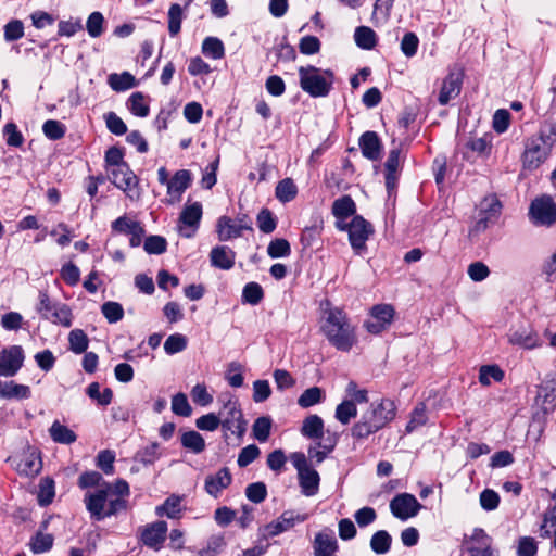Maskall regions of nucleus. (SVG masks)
<instances>
[{
  "instance_id": "obj_1",
  "label": "nucleus",
  "mask_w": 556,
  "mask_h": 556,
  "mask_svg": "<svg viewBox=\"0 0 556 556\" xmlns=\"http://www.w3.org/2000/svg\"><path fill=\"white\" fill-rule=\"evenodd\" d=\"M321 331L329 343L339 351L349 352L357 342L355 326L340 308L327 312Z\"/></svg>"
},
{
  "instance_id": "obj_2",
  "label": "nucleus",
  "mask_w": 556,
  "mask_h": 556,
  "mask_svg": "<svg viewBox=\"0 0 556 556\" xmlns=\"http://www.w3.org/2000/svg\"><path fill=\"white\" fill-rule=\"evenodd\" d=\"M300 86L303 91L313 98L329 94L333 84V73L330 70H320L308 65L299 68Z\"/></svg>"
},
{
  "instance_id": "obj_3",
  "label": "nucleus",
  "mask_w": 556,
  "mask_h": 556,
  "mask_svg": "<svg viewBox=\"0 0 556 556\" xmlns=\"http://www.w3.org/2000/svg\"><path fill=\"white\" fill-rule=\"evenodd\" d=\"M218 415L222 420V428L225 431V439H228V431L238 439H242L247 430V421L243 419L238 400L229 396L227 401H224Z\"/></svg>"
},
{
  "instance_id": "obj_4",
  "label": "nucleus",
  "mask_w": 556,
  "mask_h": 556,
  "mask_svg": "<svg viewBox=\"0 0 556 556\" xmlns=\"http://www.w3.org/2000/svg\"><path fill=\"white\" fill-rule=\"evenodd\" d=\"M502 211V203L495 195L485 197L478 205V214L475 224L469 230V236H477L494 225Z\"/></svg>"
},
{
  "instance_id": "obj_5",
  "label": "nucleus",
  "mask_w": 556,
  "mask_h": 556,
  "mask_svg": "<svg viewBox=\"0 0 556 556\" xmlns=\"http://www.w3.org/2000/svg\"><path fill=\"white\" fill-rule=\"evenodd\" d=\"M552 146L539 134L529 137L525 142V151L521 156L526 169H536L543 164L552 150Z\"/></svg>"
},
{
  "instance_id": "obj_6",
  "label": "nucleus",
  "mask_w": 556,
  "mask_h": 556,
  "mask_svg": "<svg viewBox=\"0 0 556 556\" xmlns=\"http://www.w3.org/2000/svg\"><path fill=\"white\" fill-rule=\"evenodd\" d=\"M348 233L352 249L356 254L362 255L367 250L366 241L374 233V227L363 216L355 215L349 223Z\"/></svg>"
},
{
  "instance_id": "obj_7",
  "label": "nucleus",
  "mask_w": 556,
  "mask_h": 556,
  "mask_svg": "<svg viewBox=\"0 0 556 556\" xmlns=\"http://www.w3.org/2000/svg\"><path fill=\"white\" fill-rule=\"evenodd\" d=\"M529 215L534 225L551 226L556 223V204L548 195H542L531 202Z\"/></svg>"
},
{
  "instance_id": "obj_8",
  "label": "nucleus",
  "mask_w": 556,
  "mask_h": 556,
  "mask_svg": "<svg viewBox=\"0 0 556 556\" xmlns=\"http://www.w3.org/2000/svg\"><path fill=\"white\" fill-rule=\"evenodd\" d=\"M111 492V483L103 482L102 488L94 492H87L84 497L86 509L91 519L101 521L105 519L106 502Z\"/></svg>"
},
{
  "instance_id": "obj_9",
  "label": "nucleus",
  "mask_w": 556,
  "mask_h": 556,
  "mask_svg": "<svg viewBox=\"0 0 556 556\" xmlns=\"http://www.w3.org/2000/svg\"><path fill=\"white\" fill-rule=\"evenodd\" d=\"M111 230L114 235L129 236V245L137 248L142 243L146 230L140 222L135 220L127 215L119 216L111 223Z\"/></svg>"
},
{
  "instance_id": "obj_10",
  "label": "nucleus",
  "mask_w": 556,
  "mask_h": 556,
  "mask_svg": "<svg viewBox=\"0 0 556 556\" xmlns=\"http://www.w3.org/2000/svg\"><path fill=\"white\" fill-rule=\"evenodd\" d=\"M25 359L21 345H11L0 351V377H13L23 367Z\"/></svg>"
},
{
  "instance_id": "obj_11",
  "label": "nucleus",
  "mask_w": 556,
  "mask_h": 556,
  "mask_svg": "<svg viewBox=\"0 0 556 556\" xmlns=\"http://www.w3.org/2000/svg\"><path fill=\"white\" fill-rule=\"evenodd\" d=\"M421 508L422 505L409 493L397 494L390 502L392 515L403 521L417 516Z\"/></svg>"
},
{
  "instance_id": "obj_12",
  "label": "nucleus",
  "mask_w": 556,
  "mask_h": 556,
  "mask_svg": "<svg viewBox=\"0 0 556 556\" xmlns=\"http://www.w3.org/2000/svg\"><path fill=\"white\" fill-rule=\"evenodd\" d=\"M110 179L117 188L125 191L130 199L139 198L137 189L138 178L128 164H122L119 167L112 168Z\"/></svg>"
},
{
  "instance_id": "obj_13",
  "label": "nucleus",
  "mask_w": 556,
  "mask_h": 556,
  "mask_svg": "<svg viewBox=\"0 0 556 556\" xmlns=\"http://www.w3.org/2000/svg\"><path fill=\"white\" fill-rule=\"evenodd\" d=\"M394 313L392 305H375L370 311L371 319L365 321L364 327L369 333L379 334L391 325Z\"/></svg>"
},
{
  "instance_id": "obj_14",
  "label": "nucleus",
  "mask_w": 556,
  "mask_h": 556,
  "mask_svg": "<svg viewBox=\"0 0 556 556\" xmlns=\"http://www.w3.org/2000/svg\"><path fill=\"white\" fill-rule=\"evenodd\" d=\"M202 218V204L194 202L185 205L179 216L178 231L185 238H192Z\"/></svg>"
},
{
  "instance_id": "obj_15",
  "label": "nucleus",
  "mask_w": 556,
  "mask_h": 556,
  "mask_svg": "<svg viewBox=\"0 0 556 556\" xmlns=\"http://www.w3.org/2000/svg\"><path fill=\"white\" fill-rule=\"evenodd\" d=\"M168 527L167 522L159 520L152 523H148L142 528L140 540L147 547L160 551L166 540Z\"/></svg>"
},
{
  "instance_id": "obj_16",
  "label": "nucleus",
  "mask_w": 556,
  "mask_h": 556,
  "mask_svg": "<svg viewBox=\"0 0 556 556\" xmlns=\"http://www.w3.org/2000/svg\"><path fill=\"white\" fill-rule=\"evenodd\" d=\"M16 471L25 477H35L42 469L39 452L28 446L15 458Z\"/></svg>"
},
{
  "instance_id": "obj_17",
  "label": "nucleus",
  "mask_w": 556,
  "mask_h": 556,
  "mask_svg": "<svg viewBox=\"0 0 556 556\" xmlns=\"http://www.w3.org/2000/svg\"><path fill=\"white\" fill-rule=\"evenodd\" d=\"M314 556H337L339 543L334 532L330 529H324L317 532L312 541Z\"/></svg>"
},
{
  "instance_id": "obj_18",
  "label": "nucleus",
  "mask_w": 556,
  "mask_h": 556,
  "mask_svg": "<svg viewBox=\"0 0 556 556\" xmlns=\"http://www.w3.org/2000/svg\"><path fill=\"white\" fill-rule=\"evenodd\" d=\"M396 406L393 401L383 399L365 416L372 422L374 427L379 431L395 418Z\"/></svg>"
},
{
  "instance_id": "obj_19",
  "label": "nucleus",
  "mask_w": 556,
  "mask_h": 556,
  "mask_svg": "<svg viewBox=\"0 0 556 556\" xmlns=\"http://www.w3.org/2000/svg\"><path fill=\"white\" fill-rule=\"evenodd\" d=\"M306 519V516H302L299 514H294L293 511H285L280 515V517L266 525L261 531L263 539L273 538L279 535L280 533L291 529L296 522H303Z\"/></svg>"
},
{
  "instance_id": "obj_20",
  "label": "nucleus",
  "mask_w": 556,
  "mask_h": 556,
  "mask_svg": "<svg viewBox=\"0 0 556 556\" xmlns=\"http://www.w3.org/2000/svg\"><path fill=\"white\" fill-rule=\"evenodd\" d=\"M470 556H493L492 538L481 528H476L465 543Z\"/></svg>"
},
{
  "instance_id": "obj_21",
  "label": "nucleus",
  "mask_w": 556,
  "mask_h": 556,
  "mask_svg": "<svg viewBox=\"0 0 556 556\" xmlns=\"http://www.w3.org/2000/svg\"><path fill=\"white\" fill-rule=\"evenodd\" d=\"M231 482L232 476L230 470L227 467H223L216 473L206 476L204 490L210 496L218 498Z\"/></svg>"
},
{
  "instance_id": "obj_22",
  "label": "nucleus",
  "mask_w": 556,
  "mask_h": 556,
  "mask_svg": "<svg viewBox=\"0 0 556 556\" xmlns=\"http://www.w3.org/2000/svg\"><path fill=\"white\" fill-rule=\"evenodd\" d=\"M358 144L364 157L370 161H378L382 154V143L377 132L365 131L358 140Z\"/></svg>"
},
{
  "instance_id": "obj_23",
  "label": "nucleus",
  "mask_w": 556,
  "mask_h": 556,
  "mask_svg": "<svg viewBox=\"0 0 556 556\" xmlns=\"http://www.w3.org/2000/svg\"><path fill=\"white\" fill-rule=\"evenodd\" d=\"M535 404L541 407L544 414L556 408V378L544 381L538 391Z\"/></svg>"
},
{
  "instance_id": "obj_24",
  "label": "nucleus",
  "mask_w": 556,
  "mask_h": 556,
  "mask_svg": "<svg viewBox=\"0 0 556 556\" xmlns=\"http://www.w3.org/2000/svg\"><path fill=\"white\" fill-rule=\"evenodd\" d=\"M462 85V74L450 73L442 83L438 98L439 103L441 105H446L452 99H455L460 93Z\"/></svg>"
},
{
  "instance_id": "obj_25",
  "label": "nucleus",
  "mask_w": 556,
  "mask_h": 556,
  "mask_svg": "<svg viewBox=\"0 0 556 556\" xmlns=\"http://www.w3.org/2000/svg\"><path fill=\"white\" fill-rule=\"evenodd\" d=\"M236 253L227 245H216L210 252L211 265L215 268L229 270L235 266Z\"/></svg>"
},
{
  "instance_id": "obj_26",
  "label": "nucleus",
  "mask_w": 556,
  "mask_h": 556,
  "mask_svg": "<svg viewBox=\"0 0 556 556\" xmlns=\"http://www.w3.org/2000/svg\"><path fill=\"white\" fill-rule=\"evenodd\" d=\"M244 229H251V227L243 224L238 225L228 216L219 217L216 225L217 235L220 241L239 238Z\"/></svg>"
},
{
  "instance_id": "obj_27",
  "label": "nucleus",
  "mask_w": 556,
  "mask_h": 556,
  "mask_svg": "<svg viewBox=\"0 0 556 556\" xmlns=\"http://www.w3.org/2000/svg\"><path fill=\"white\" fill-rule=\"evenodd\" d=\"M31 396V390L26 384L16 383L13 380L0 381V397L4 400H27Z\"/></svg>"
},
{
  "instance_id": "obj_28",
  "label": "nucleus",
  "mask_w": 556,
  "mask_h": 556,
  "mask_svg": "<svg viewBox=\"0 0 556 556\" xmlns=\"http://www.w3.org/2000/svg\"><path fill=\"white\" fill-rule=\"evenodd\" d=\"M48 528V520H45L40 525V529L36 532L34 536H31L29 542V548L34 554H42L49 552L54 542V538L50 533H45L43 531Z\"/></svg>"
},
{
  "instance_id": "obj_29",
  "label": "nucleus",
  "mask_w": 556,
  "mask_h": 556,
  "mask_svg": "<svg viewBox=\"0 0 556 556\" xmlns=\"http://www.w3.org/2000/svg\"><path fill=\"white\" fill-rule=\"evenodd\" d=\"M509 342L525 349H534L541 345L538 333L531 328H519L509 334Z\"/></svg>"
},
{
  "instance_id": "obj_30",
  "label": "nucleus",
  "mask_w": 556,
  "mask_h": 556,
  "mask_svg": "<svg viewBox=\"0 0 556 556\" xmlns=\"http://www.w3.org/2000/svg\"><path fill=\"white\" fill-rule=\"evenodd\" d=\"M301 492L305 496H314L319 490V473L312 467L298 473Z\"/></svg>"
},
{
  "instance_id": "obj_31",
  "label": "nucleus",
  "mask_w": 556,
  "mask_h": 556,
  "mask_svg": "<svg viewBox=\"0 0 556 556\" xmlns=\"http://www.w3.org/2000/svg\"><path fill=\"white\" fill-rule=\"evenodd\" d=\"M191 184V173L187 169L177 170L167 182V193L176 195L177 199L189 188Z\"/></svg>"
},
{
  "instance_id": "obj_32",
  "label": "nucleus",
  "mask_w": 556,
  "mask_h": 556,
  "mask_svg": "<svg viewBox=\"0 0 556 556\" xmlns=\"http://www.w3.org/2000/svg\"><path fill=\"white\" fill-rule=\"evenodd\" d=\"M492 138L491 134H485L482 137H471L466 142L465 148L477 156L486 159L492 152Z\"/></svg>"
},
{
  "instance_id": "obj_33",
  "label": "nucleus",
  "mask_w": 556,
  "mask_h": 556,
  "mask_svg": "<svg viewBox=\"0 0 556 556\" xmlns=\"http://www.w3.org/2000/svg\"><path fill=\"white\" fill-rule=\"evenodd\" d=\"M301 433L307 439H321L324 435V420L318 415L306 417L301 427Z\"/></svg>"
},
{
  "instance_id": "obj_34",
  "label": "nucleus",
  "mask_w": 556,
  "mask_h": 556,
  "mask_svg": "<svg viewBox=\"0 0 556 556\" xmlns=\"http://www.w3.org/2000/svg\"><path fill=\"white\" fill-rule=\"evenodd\" d=\"M331 212L337 219L355 216L356 204L350 195H342L332 203Z\"/></svg>"
},
{
  "instance_id": "obj_35",
  "label": "nucleus",
  "mask_w": 556,
  "mask_h": 556,
  "mask_svg": "<svg viewBox=\"0 0 556 556\" xmlns=\"http://www.w3.org/2000/svg\"><path fill=\"white\" fill-rule=\"evenodd\" d=\"M49 433L51 439L60 444H72L77 440L76 433L68 427L62 425L59 420L53 421Z\"/></svg>"
},
{
  "instance_id": "obj_36",
  "label": "nucleus",
  "mask_w": 556,
  "mask_h": 556,
  "mask_svg": "<svg viewBox=\"0 0 556 556\" xmlns=\"http://www.w3.org/2000/svg\"><path fill=\"white\" fill-rule=\"evenodd\" d=\"M392 536L386 530L375 532L370 538V548L377 555H384L391 549Z\"/></svg>"
},
{
  "instance_id": "obj_37",
  "label": "nucleus",
  "mask_w": 556,
  "mask_h": 556,
  "mask_svg": "<svg viewBox=\"0 0 556 556\" xmlns=\"http://www.w3.org/2000/svg\"><path fill=\"white\" fill-rule=\"evenodd\" d=\"M109 86L117 92L126 91L136 87V78L128 72L122 74H111L108 78Z\"/></svg>"
},
{
  "instance_id": "obj_38",
  "label": "nucleus",
  "mask_w": 556,
  "mask_h": 556,
  "mask_svg": "<svg viewBox=\"0 0 556 556\" xmlns=\"http://www.w3.org/2000/svg\"><path fill=\"white\" fill-rule=\"evenodd\" d=\"M354 39L355 43L364 50H371L377 45L376 33L367 26H358L355 29Z\"/></svg>"
},
{
  "instance_id": "obj_39",
  "label": "nucleus",
  "mask_w": 556,
  "mask_h": 556,
  "mask_svg": "<svg viewBox=\"0 0 556 556\" xmlns=\"http://www.w3.org/2000/svg\"><path fill=\"white\" fill-rule=\"evenodd\" d=\"M180 441L185 448L194 454H200L205 450V441L203 437L194 430L182 433Z\"/></svg>"
},
{
  "instance_id": "obj_40",
  "label": "nucleus",
  "mask_w": 556,
  "mask_h": 556,
  "mask_svg": "<svg viewBox=\"0 0 556 556\" xmlns=\"http://www.w3.org/2000/svg\"><path fill=\"white\" fill-rule=\"evenodd\" d=\"M202 53L213 60H220L225 55L223 41L217 37H206L202 42Z\"/></svg>"
},
{
  "instance_id": "obj_41",
  "label": "nucleus",
  "mask_w": 556,
  "mask_h": 556,
  "mask_svg": "<svg viewBox=\"0 0 556 556\" xmlns=\"http://www.w3.org/2000/svg\"><path fill=\"white\" fill-rule=\"evenodd\" d=\"M325 399V392L319 387H311L306 389L298 399V405L302 408H308L319 404Z\"/></svg>"
},
{
  "instance_id": "obj_42",
  "label": "nucleus",
  "mask_w": 556,
  "mask_h": 556,
  "mask_svg": "<svg viewBox=\"0 0 556 556\" xmlns=\"http://www.w3.org/2000/svg\"><path fill=\"white\" fill-rule=\"evenodd\" d=\"M275 193L280 202L288 203L296 197L298 188L291 178H285L278 182Z\"/></svg>"
},
{
  "instance_id": "obj_43",
  "label": "nucleus",
  "mask_w": 556,
  "mask_h": 556,
  "mask_svg": "<svg viewBox=\"0 0 556 556\" xmlns=\"http://www.w3.org/2000/svg\"><path fill=\"white\" fill-rule=\"evenodd\" d=\"M127 106L134 115L139 117H146L150 112L149 104L146 101V96L139 91L129 97Z\"/></svg>"
},
{
  "instance_id": "obj_44",
  "label": "nucleus",
  "mask_w": 556,
  "mask_h": 556,
  "mask_svg": "<svg viewBox=\"0 0 556 556\" xmlns=\"http://www.w3.org/2000/svg\"><path fill=\"white\" fill-rule=\"evenodd\" d=\"M273 421L268 416H262L255 419L252 431L253 437L261 443L266 442L270 435Z\"/></svg>"
},
{
  "instance_id": "obj_45",
  "label": "nucleus",
  "mask_w": 556,
  "mask_h": 556,
  "mask_svg": "<svg viewBox=\"0 0 556 556\" xmlns=\"http://www.w3.org/2000/svg\"><path fill=\"white\" fill-rule=\"evenodd\" d=\"M70 350L75 354H83L87 351L89 339L81 329H74L68 334Z\"/></svg>"
},
{
  "instance_id": "obj_46",
  "label": "nucleus",
  "mask_w": 556,
  "mask_h": 556,
  "mask_svg": "<svg viewBox=\"0 0 556 556\" xmlns=\"http://www.w3.org/2000/svg\"><path fill=\"white\" fill-rule=\"evenodd\" d=\"M504 379V371L497 365H483L479 370V382L490 386L492 380L500 382Z\"/></svg>"
},
{
  "instance_id": "obj_47",
  "label": "nucleus",
  "mask_w": 556,
  "mask_h": 556,
  "mask_svg": "<svg viewBox=\"0 0 556 556\" xmlns=\"http://www.w3.org/2000/svg\"><path fill=\"white\" fill-rule=\"evenodd\" d=\"M180 510V497L172 495L167 497L162 505L156 506L155 514L159 517L167 516L168 518H177Z\"/></svg>"
},
{
  "instance_id": "obj_48",
  "label": "nucleus",
  "mask_w": 556,
  "mask_h": 556,
  "mask_svg": "<svg viewBox=\"0 0 556 556\" xmlns=\"http://www.w3.org/2000/svg\"><path fill=\"white\" fill-rule=\"evenodd\" d=\"M86 393L91 400L97 401V403L101 406L109 405L113 399V391L110 388H105L101 392L100 384L98 382L90 383L87 387Z\"/></svg>"
},
{
  "instance_id": "obj_49",
  "label": "nucleus",
  "mask_w": 556,
  "mask_h": 556,
  "mask_svg": "<svg viewBox=\"0 0 556 556\" xmlns=\"http://www.w3.org/2000/svg\"><path fill=\"white\" fill-rule=\"evenodd\" d=\"M356 415L357 407L354 401L345 400L337 406L334 416L342 425H348Z\"/></svg>"
},
{
  "instance_id": "obj_50",
  "label": "nucleus",
  "mask_w": 556,
  "mask_h": 556,
  "mask_svg": "<svg viewBox=\"0 0 556 556\" xmlns=\"http://www.w3.org/2000/svg\"><path fill=\"white\" fill-rule=\"evenodd\" d=\"M264 298V291L260 283L249 282L242 290V302L257 305Z\"/></svg>"
},
{
  "instance_id": "obj_51",
  "label": "nucleus",
  "mask_w": 556,
  "mask_h": 556,
  "mask_svg": "<svg viewBox=\"0 0 556 556\" xmlns=\"http://www.w3.org/2000/svg\"><path fill=\"white\" fill-rule=\"evenodd\" d=\"M184 13L182 8L178 3H173L168 10V33L172 37L179 34L181 29Z\"/></svg>"
},
{
  "instance_id": "obj_52",
  "label": "nucleus",
  "mask_w": 556,
  "mask_h": 556,
  "mask_svg": "<svg viewBox=\"0 0 556 556\" xmlns=\"http://www.w3.org/2000/svg\"><path fill=\"white\" fill-rule=\"evenodd\" d=\"M428 420L425 403H418L410 414L409 421L406 425V432L410 433L417 428L424 426Z\"/></svg>"
},
{
  "instance_id": "obj_53",
  "label": "nucleus",
  "mask_w": 556,
  "mask_h": 556,
  "mask_svg": "<svg viewBox=\"0 0 556 556\" xmlns=\"http://www.w3.org/2000/svg\"><path fill=\"white\" fill-rule=\"evenodd\" d=\"M50 314L51 316L47 317V320L64 327H70L72 325V312L66 304L59 303Z\"/></svg>"
},
{
  "instance_id": "obj_54",
  "label": "nucleus",
  "mask_w": 556,
  "mask_h": 556,
  "mask_svg": "<svg viewBox=\"0 0 556 556\" xmlns=\"http://www.w3.org/2000/svg\"><path fill=\"white\" fill-rule=\"evenodd\" d=\"M143 249L148 254L160 255L167 249V241L164 237L151 235L146 238Z\"/></svg>"
},
{
  "instance_id": "obj_55",
  "label": "nucleus",
  "mask_w": 556,
  "mask_h": 556,
  "mask_svg": "<svg viewBox=\"0 0 556 556\" xmlns=\"http://www.w3.org/2000/svg\"><path fill=\"white\" fill-rule=\"evenodd\" d=\"M267 254L271 258L287 257L291 254L290 243L282 238L274 239L267 247Z\"/></svg>"
},
{
  "instance_id": "obj_56",
  "label": "nucleus",
  "mask_w": 556,
  "mask_h": 556,
  "mask_svg": "<svg viewBox=\"0 0 556 556\" xmlns=\"http://www.w3.org/2000/svg\"><path fill=\"white\" fill-rule=\"evenodd\" d=\"M187 338L181 333L170 334L164 342V351L168 355L182 352L187 348Z\"/></svg>"
},
{
  "instance_id": "obj_57",
  "label": "nucleus",
  "mask_w": 556,
  "mask_h": 556,
  "mask_svg": "<svg viewBox=\"0 0 556 556\" xmlns=\"http://www.w3.org/2000/svg\"><path fill=\"white\" fill-rule=\"evenodd\" d=\"M54 482L49 478H43L39 484L38 503L41 506H47L52 503L54 497Z\"/></svg>"
},
{
  "instance_id": "obj_58",
  "label": "nucleus",
  "mask_w": 556,
  "mask_h": 556,
  "mask_svg": "<svg viewBox=\"0 0 556 556\" xmlns=\"http://www.w3.org/2000/svg\"><path fill=\"white\" fill-rule=\"evenodd\" d=\"M86 28L90 37L98 38L104 31V17L100 12H92L87 20Z\"/></svg>"
},
{
  "instance_id": "obj_59",
  "label": "nucleus",
  "mask_w": 556,
  "mask_h": 556,
  "mask_svg": "<svg viewBox=\"0 0 556 556\" xmlns=\"http://www.w3.org/2000/svg\"><path fill=\"white\" fill-rule=\"evenodd\" d=\"M45 136L50 140H59L64 137L66 127L60 121L48 119L42 125Z\"/></svg>"
},
{
  "instance_id": "obj_60",
  "label": "nucleus",
  "mask_w": 556,
  "mask_h": 556,
  "mask_svg": "<svg viewBox=\"0 0 556 556\" xmlns=\"http://www.w3.org/2000/svg\"><path fill=\"white\" fill-rule=\"evenodd\" d=\"M378 430L374 427L372 422L365 416H362L352 428V437L358 440L368 438L370 434L376 433Z\"/></svg>"
},
{
  "instance_id": "obj_61",
  "label": "nucleus",
  "mask_w": 556,
  "mask_h": 556,
  "mask_svg": "<svg viewBox=\"0 0 556 556\" xmlns=\"http://www.w3.org/2000/svg\"><path fill=\"white\" fill-rule=\"evenodd\" d=\"M101 312L110 324H115L124 317L123 306L117 302L109 301L103 303Z\"/></svg>"
},
{
  "instance_id": "obj_62",
  "label": "nucleus",
  "mask_w": 556,
  "mask_h": 556,
  "mask_svg": "<svg viewBox=\"0 0 556 556\" xmlns=\"http://www.w3.org/2000/svg\"><path fill=\"white\" fill-rule=\"evenodd\" d=\"M245 496L255 504L262 503L267 496V488L264 482H253L245 488Z\"/></svg>"
},
{
  "instance_id": "obj_63",
  "label": "nucleus",
  "mask_w": 556,
  "mask_h": 556,
  "mask_svg": "<svg viewBox=\"0 0 556 556\" xmlns=\"http://www.w3.org/2000/svg\"><path fill=\"white\" fill-rule=\"evenodd\" d=\"M115 453L111 450H103L97 455V467L100 468L105 475L114 472Z\"/></svg>"
},
{
  "instance_id": "obj_64",
  "label": "nucleus",
  "mask_w": 556,
  "mask_h": 556,
  "mask_svg": "<svg viewBox=\"0 0 556 556\" xmlns=\"http://www.w3.org/2000/svg\"><path fill=\"white\" fill-rule=\"evenodd\" d=\"M256 220L258 229L264 233H271L276 229V218L267 208L261 210V212L257 214Z\"/></svg>"
}]
</instances>
